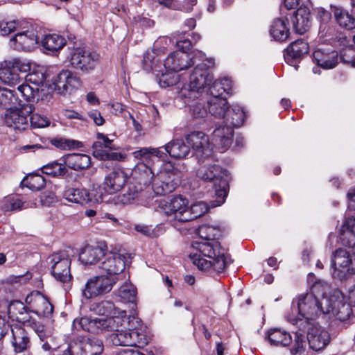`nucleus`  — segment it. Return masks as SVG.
Returning <instances> with one entry per match:
<instances>
[{
  "mask_svg": "<svg viewBox=\"0 0 355 355\" xmlns=\"http://www.w3.org/2000/svg\"><path fill=\"white\" fill-rule=\"evenodd\" d=\"M125 320V311L121 312L120 315H113L112 317L103 318L104 331H119Z\"/></svg>",
  "mask_w": 355,
  "mask_h": 355,
  "instance_id": "49530a36",
  "label": "nucleus"
},
{
  "mask_svg": "<svg viewBox=\"0 0 355 355\" xmlns=\"http://www.w3.org/2000/svg\"><path fill=\"white\" fill-rule=\"evenodd\" d=\"M31 311L38 315L49 317L53 312V306L48 298L40 291H34L28 295L25 299Z\"/></svg>",
  "mask_w": 355,
  "mask_h": 355,
  "instance_id": "ddd939ff",
  "label": "nucleus"
},
{
  "mask_svg": "<svg viewBox=\"0 0 355 355\" xmlns=\"http://www.w3.org/2000/svg\"><path fill=\"white\" fill-rule=\"evenodd\" d=\"M162 148H140L134 151L132 155L135 158L148 162L153 156L164 159L166 154L161 150Z\"/></svg>",
  "mask_w": 355,
  "mask_h": 355,
  "instance_id": "c03bdc74",
  "label": "nucleus"
},
{
  "mask_svg": "<svg viewBox=\"0 0 355 355\" xmlns=\"http://www.w3.org/2000/svg\"><path fill=\"white\" fill-rule=\"evenodd\" d=\"M63 198L69 202L87 205L91 202V196L88 190L85 189L69 188L63 193Z\"/></svg>",
  "mask_w": 355,
  "mask_h": 355,
  "instance_id": "e433bc0d",
  "label": "nucleus"
},
{
  "mask_svg": "<svg viewBox=\"0 0 355 355\" xmlns=\"http://www.w3.org/2000/svg\"><path fill=\"white\" fill-rule=\"evenodd\" d=\"M132 179L137 184L145 188L153 185L154 178L156 176L152 168L144 162L138 163L132 172Z\"/></svg>",
  "mask_w": 355,
  "mask_h": 355,
  "instance_id": "393cba45",
  "label": "nucleus"
},
{
  "mask_svg": "<svg viewBox=\"0 0 355 355\" xmlns=\"http://www.w3.org/2000/svg\"><path fill=\"white\" fill-rule=\"evenodd\" d=\"M38 38L34 31H26L18 33L10 40V46L17 51H29L37 44Z\"/></svg>",
  "mask_w": 355,
  "mask_h": 355,
  "instance_id": "6ab92c4d",
  "label": "nucleus"
},
{
  "mask_svg": "<svg viewBox=\"0 0 355 355\" xmlns=\"http://www.w3.org/2000/svg\"><path fill=\"white\" fill-rule=\"evenodd\" d=\"M18 91L22 94L26 100L34 101L38 97L39 88L33 87L28 84H22L18 87Z\"/></svg>",
  "mask_w": 355,
  "mask_h": 355,
  "instance_id": "13d9d810",
  "label": "nucleus"
},
{
  "mask_svg": "<svg viewBox=\"0 0 355 355\" xmlns=\"http://www.w3.org/2000/svg\"><path fill=\"white\" fill-rule=\"evenodd\" d=\"M330 302L328 298L323 297L321 300L315 297L312 293H306L299 295L297 307L299 314L303 318L295 320V324L302 331H305L311 320L316 319L322 314L330 312Z\"/></svg>",
  "mask_w": 355,
  "mask_h": 355,
  "instance_id": "f03ea898",
  "label": "nucleus"
},
{
  "mask_svg": "<svg viewBox=\"0 0 355 355\" xmlns=\"http://www.w3.org/2000/svg\"><path fill=\"white\" fill-rule=\"evenodd\" d=\"M191 114L195 118H203L207 115L209 111L205 105L200 103H196L191 106Z\"/></svg>",
  "mask_w": 355,
  "mask_h": 355,
  "instance_id": "338daca9",
  "label": "nucleus"
},
{
  "mask_svg": "<svg viewBox=\"0 0 355 355\" xmlns=\"http://www.w3.org/2000/svg\"><path fill=\"white\" fill-rule=\"evenodd\" d=\"M305 331H307L306 340L309 345L315 351L324 349L330 342L329 332L321 327L311 323Z\"/></svg>",
  "mask_w": 355,
  "mask_h": 355,
  "instance_id": "f3484780",
  "label": "nucleus"
},
{
  "mask_svg": "<svg viewBox=\"0 0 355 355\" xmlns=\"http://www.w3.org/2000/svg\"><path fill=\"white\" fill-rule=\"evenodd\" d=\"M52 81L55 91L62 96L70 94L80 85V79L69 70H62Z\"/></svg>",
  "mask_w": 355,
  "mask_h": 355,
  "instance_id": "dca6fc26",
  "label": "nucleus"
},
{
  "mask_svg": "<svg viewBox=\"0 0 355 355\" xmlns=\"http://www.w3.org/2000/svg\"><path fill=\"white\" fill-rule=\"evenodd\" d=\"M89 310L100 315H115L116 308L111 300H102L90 304Z\"/></svg>",
  "mask_w": 355,
  "mask_h": 355,
  "instance_id": "a18cd8bd",
  "label": "nucleus"
},
{
  "mask_svg": "<svg viewBox=\"0 0 355 355\" xmlns=\"http://www.w3.org/2000/svg\"><path fill=\"white\" fill-rule=\"evenodd\" d=\"M35 203L24 202L16 197H8L4 199L2 209L4 211H20L24 209L32 207Z\"/></svg>",
  "mask_w": 355,
  "mask_h": 355,
  "instance_id": "de8ad7c7",
  "label": "nucleus"
},
{
  "mask_svg": "<svg viewBox=\"0 0 355 355\" xmlns=\"http://www.w3.org/2000/svg\"><path fill=\"white\" fill-rule=\"evenodd\" d=\"M127 177L122 171H113L107 175L103 182L106 192L114 193L119 191L125 184Z\"/></svg>",
  "mask_w": 355,
  "mask_h": 355,
  "instance_id": "c756f323",
  "label": "nucleus"
},
{
  "mask_svg": "<svg viewBox=\"0 0 355 355\" xmlns=\"http://www.w3.org/2000/svg\"><path fill=\"white\" fill-rule=\"evenodd\" d=\"M116 283L114 277L105 275L94 276L89 278L81 290L82 297L85 300L95 298L110 293Z\"/></svg>",
  "mask_w": 355,
  "mask_h": 355,
  "instance_id": "0eeeda50",
  "label": "nucleus"
},
{
  "mask_svg": "<svg viewBox=\"0 0 355 355\" xmlns=\"http://www.w3.org/2000/svg\"><path fill=\"white\" fill-rule=\"evenodd\" d=\"M189 201L182 196H175L168 200H161L159 208L167 216H172L175 220L184 222L185 213Z\"/></svg>",
  "mask_w": 355,
  "mask_h": 355,
  "instance_id": "9b49d317",
  "label": "nucleus"
},
{
  "mask_svg": "<svg viewBox=\"0 0 355 355\" xmlns=\"http://www.w3.org/2000/svg\"><path fill=\"white\" fill-rule=\"evenodd\" d=\"M51 143L53 146L62 150L78 148L82 146L80 141L62 137L54 138L51 139Z\"/></svg>",
  "mask_w": 355,
  "mask_h": 355,
  "instance_id": "6e6d98bb",
  "label": "nucleus"
},
{
  "mask_svg": "<svg viewBox=\"0 0 355 355\" xmlns=\"http://www.w3.org/2000/svg\"><path fill=\"white\" fill-rule=\"evenodd\" d=\"M26 186L31 190L39 191L42 189L46 184L44 178L38 174H33L24 180Z\"/></svg>",
  "mask_w": 355,
  "mask_h": 355,
  "instance_id": "4d7b16f0",
  "label": "nucleus"
},
{
  "mask_svg": "<svg viewBox=\"0 0 355 355\" xmlns=\"http://www.w3.org/2000/svg\"><path fill=\"white\" fill-rule=\"evenodd\" d=\"M29 121L31 126L35 128L47 127L50 124V121L46 117L42 116L38 114H33L30 116Z\"/></svg>",
  "mask_w": 355,
  "mask_h": 355,
  "instance_id": "0e129e2a",
  "label": "nucleus"
},
{
  "mask_svg": "<svg viewBox=\"0 0 355 355\" xmlns=\"http://www.w3.org/2000/svg\"><path fill=\"white\" fill-rule=\"evenodd\" d=\"M92 148L94 149L93 155L101 159H117L118 154L116 153H107L99 148H102V144L100 141H96L93 144Z\"/></svg>",
  "mask_w": 355,
  "mask_h": 355,
  "instance_id": "bf43d9fd",
  "label": "nucleus"
},
{
  "mask_svg": "<svg viewBox=\"0 0 355 355\" xmlns=\"http://www.w3.org/2000/svg\"><path fill=\"white\" fill-rule=\"evenodd\" d=\"M105 255V250L98 245H87L79 254V260L84 265H94Z\"/></svg>",
  "mask_w": 355,
  "mask_h": 355,
  "instance_id": "cd10ccee",
  "label": "nucleus"
},
{
  "mask_svg": "<svg viewBox=\"0 0 355 355\" xmlns=\"http://www.w3.org/2000/svg\"><path fill=\"white\" fill-rule=\"evenodd\" d=\"M214 76L209 68H193L190 73L189 82L180 90L178 97L184 100L185 104L198 98L203 94L205 88L211 85Z\"/></svg>",
  "mask_w": 355,
  "mask_h": 355,
  "instance_id": "20e7f679",
  "label": "nucleus"
},
{
  "mask_svg": "<svg viewBox=\"0 0 355 355\" xmlns=\"http://www.w3.org/2000/svg\"><path fill=\"white\" fill-rule=\"evenodd\" d=\"M78 325L83 331L92 334H100L104 332L103 318L84 316L79 320L73 321V326L77 328Z\"/></svg>",
  "mask_w": 355,
  "mask_h": 355,
  "instance_id": "bb28decb",
  "label": "nucleus"
},
{
  "mask_svg": "<svg viewBox=\"0 0 355 355\" xmlns=\"http://www.w3.org/2000/svg\"><path fill=\"white\" fill-rule=\"evenodd\" d=\"M18 69L19 68H0V80L9 85L18 84L20 82Z\"/></svg>",
  "mask_w": 355,
  "mask_h": 355,
  "instance_id": "3c124183",
  "label": "nucleus"
},
{
  "mask_svg": "<svg viewBox=\"0 0 355 355\" xmlns=\"http://www.w3.org/2000/svg\"><path fill=\"white\" fill-rule=\"evenodd\" d=\"M187 58V55L180 53L179 51H173L164 60L163 65L164 67H190L187 64H184L183 63Z\"/></svg>",
  "mask_w": 355,
  "mask_h": 355,
  "instance_id": "864d4df0",
  "label": "nucleus"
},
{
  "mask_svg": "<svg viewBox=\"0 0 355 355\" xmlns=\"http://www.w3.org/2000/svg\"><path fill=\"white\" fill-rule=\"evenodd\" d=\"M66 44L65 39L57 34H48L44 36L42 41V46L49 51L56 52Z\"/></svg>",
  "mask_w": 355,
  "mask_h": 355,
  "instance_id": "37998d69",
  "label": "nucleus"
},
{
  "mask_svg": "<svg viewBox=\"0 0 355 355\" xmlns=\"http://www.w3.org/2000/svg\"><path fill=\"white\" fill-rule=\"evenodd\" d=\"M166 152L172 157L182 159L186 157L189 152L190 148L182 139H173L164 146Z\"/></svg>",
  "mask_w": 355,
  "mask_h": 355,
  "instance_id": "f704fd0d",
  "label": "nucleus"
},
{
  "mask_svg": "<svg viewBox=\"0 0 355 355\" xmlns=\"http://www.w3.org/2000/svg\"><path fill=\"white\" fill-rule=\"evenodd\" d=\"M339 62L355 67V48L349 46L345 49L339 55Z\"/></svg>",
  "mask_w": 355,
  "mask_h": 355,
  "instance_id": "052dcab7",
  "label": "nucleus"
},
{
  "mask_svg": "<svg viewBox=\"0 0 355 355\" xmlns=\"http://www.w3.org/2000/svg\"><path fill=\"white\" fill-rule=\"evenodd\" d=\"M209 113L215 118L225 120L230 106L225 97L211 96L207 101Z\"/></svg>",
  "mask_w": 355,
  "mask_h": 355,
  "instance_id": "c85d7f7f",
  "label": "nucleus"
},
{
  "mask_svg": "<svg viewBox=\"0 0 355 355\" xmlns=\"http://www.w3.org/2000/svg\"><path fill=\"white\" fill-rule=\"evenodd\" d=\"M225 121L227 124L233 127L237 128L242 126L244 123L243 109L237 105L230 107Z\"/></svg>",
  "mask_w": 355,
  "mask_h": 355,
  "instance_id": "79ce46f5",
  "label": "nucleus"
},
{
  "mask_svg": "<svg viewBox=\"0 0 355 355\" xmlns=\"http://www.w3.org/2000/svg\"><path fill=\"white\" fill-rule=\"evenodd\" d=\"M232 89V82L227 77L222 79H217L212 81V84L209 87V92L211 96L223 97V94L226 93L231 94Z\"/></svg>",
  "mask_w": 355,
  "mask_h": 355,
  "instance_id": "ea45409f",
  "label": "nucleus"
},
{
  "mask_svg": "<svg viewBox=\"0 0 355 355\" xmlns=\"http://www.w3.org/2000/svg\"><path fill=\"white\" fill-rule=\"evenodd\" d=\"M83 340L78 342H71L69 345L68 352L69 355H84Z\"/></svg>",
  "mask_w": 355,
  "mask_h": 355,
  "instance_id": "774afa93",
  "label": "nucleus"
},
{
  "mask_svg": "<svg viewBox=\"0 0 355 355\" xmlns=\"http://www.w3.org/2000/svg\"><path fill=\"white\" fill-rule=\"evenodd\" d=\"M110 341L116 346H140L147 344L144 334L140 333L137 328L113 332L109 336Z\"/></svg>",
  "mask_w": 355,
  "mask_h": 355,
  "instance_id": "9d476101",
  "label": "nucleus"
},
{
  "mask_svg": "<svg viewBox=\"0 0 355 355\" xmlns=\"http://www.w3.org/2000/svg\"><path fill=\"white\" fill-rule=\"evenodd\" d=\"M144 189H145L144 186L137 184L135 181L129 182L127 184V191L123 196L126 197L127 200H134Z\"/></svg>",
  "mask_w": 355,
  "mask_h": 355,
  "instance_id": "e2e57ef3",
  "label": "nucleus"
},
{
  "mask_svg": "<svg viewBox=\"0 0 355 355\" xmlns=\"http://www.w3.org/2000/svg\"><path fill=\"white\" fill-rule=\"evenodd\" d=\"M198 235L200 241L192 244L196 252L189 255L193 263L201 270L212 269L217 273L223 272L227 266L226 252L217 241L220 236V229L209 225H202L198 228Z\"/></svg>",
  "mask_w": 355,
  "mask_h": 355,
  "instance_id": "f257e3e1",
  "label": "nucleus"
},
{
  "mask_svg": "<svg viewBox=\"0 0 355 355\" xmlns=\"http://www.w3.org/2000/svg\"><path fill=\"white\" fill-rule=\"evenodd\" d=\"M31 104L24 105L20 109H10L5 114V123L16 130H25L28 126V116L33 112Z\"/></svg>",
  "mask_w": 355,
  "mask_h": 355,
  "instance_id": "f8f14e48",
  "label": "nucleus"
},
{
  "mask_svg": "<svg viewBox=\"0 0 355 355\" xmlns=\"http://www.w3.org/2000/svg\"><path fill=\"white\" fill-rule=\"evenodd\" d=\"M312 60L318 67H336L340 64L338 53L330 47H320L312 53Z\"/></svg>",
  "mask_w": 355,
  "mask_h": 355,
  "instance_id": "a211bd4d",
  "label": "nucleus"
},
{
  "mask_svg": "<svg viewBox=\"0 0 355 355\" xmlns=\"http://www.w3.org/2000/svg\"><path fill=\"white\" fill-rule=\"evenodd\" d=\"M163 57V55L154 47V49H148L144 53L142 63L145 67H157L164 60Z\"/></svg>",
  "mask_w": 355,
  "mask_h": 355,
  "instance_id": "603ef678",
  "label": "nucleus"
},
{
  "mask_svg": "<svg viewBox=\"0 0 355 355\" xmlns=\"http://www.w3.org/2000/svg\"><path fill=\"white\" fill-rule=\"evenodd\" d=\"M31 63L18 57H8L1 63L0 67H31Z\"/></svg>",
  "mask_w": 355,
  "mask_h": 355,
  "instance_id": "69168bd1",
  "label": "nucleus"
},
{
  "mask_svg": "<svg viewBox=\"0 0 355 355\" xmlns=\"http://www.w3.org/2000/svg\"><path fill=\"white\" fill-rule=\"evenodd\" d=\"M333 277L340 280L355 274V252L350 254L343 248L334 251L331 257Z\"/></svg>",
  "mask_w": 355,
  "mask_h": 355,
  "instance_id": "39448f33",
  "label": "nucleus"
},
{
  "mask_svg": "<svg viewBox=\"0 0 355 355\" xmlns=\"http://www.w3.org/2000/svg\"><path fill=\"white\" fill-rule=\"evenodd\" d=\"M212 140L221 152L226 150L232 143L233 130L227 124L216 128L213 132Z\"/></svg>",
  "mask_w": 355,
  "mask_h": 355,
  "instance_id": "4be33fe9",
  "label": "nucleus"
},
{
  "mask_svg": "<svg viewBox=\"0 0 355 355\" xmlns=\"http://www.w3.org/2000/svg\"><path fill=\"white\" fill-rule=\"evenodd\" d=\"M105 259L101 263L100 268L106 273V276L114 277L115 282L119 280V275L125 267V257L119 253L109 252L105 254Z\"/></svg>",
  "mask_w": 355,
  "mask_h": 355,
  "instance_id": "4468645a",
  "label": "nucleus"
},
{
  "mask_svg": "<svg viewBox=\"0 0 355 355\" xmlns=\"http://www.w3.org/2000/svg\"><path fill=\"white\" fill-rule=\"evenodd\" d=\"M328 299L331 300L330 312L331 311L338 320L345 322L347 320L350 321L354 318V315L349 304L343 302V300H336L335 296Z\"/></svg>",
  "mask_w": 355,
  "mask_h": 355,
  "instance_id": "412c9836",
  "label": "nucleus"
},
{
  "mask_svg": "<svg viewBox=\"0 0 355 355\" xmlns=\"http://www.w3.org/2000/svg\"><path fill=\"white\" fill-rule=\"evenodd\" d=\"M216 200L211 202V205H208L205 202L200 201L193 203L190 207H187V210L185 213L184 222L195 220L205 214H206L210 207H213L211 205H216Z\"/></svg>",
  "mask_w": 355,
  "mask_h": 355,
  "instance_id": "58836bf2",
  "label": "nucleus"
},
{
  "mask_svg": "<svg viewBox=\"0 0 355 355\" xmlns=\"http://www.w3.org/2000/svg\"><path fill=\"white\" fill-rule=\"evenodd\" d=\"M179 71L175 68H161L156 73L159 85L162 87H167L175 85L179 81Z\"/></svg>",
  "mask_w": 355,
  "mask_h": 355,
  "instance_id": "c9c22d12",
  "label": "nucleus"
},
{
  "mask_svg": "<svg viewBox=\"0 0 355 355\" xmlns=\"http://www.w3.org/2000/svg\"><path fill=\"white\" fill-rule=\"evenodd\" d=\"M340 239L343 245L355 247V218L348 217L342 225Z\"/></svg>",
  "mask_w": 355,
  "mask_h": 355,
  "instance_id": "473e14b6",
  "label": "nucleus"
},
{
  "mask_svg": "<svg viewBox=\"0 0 355 355\" xmlns=\"http://www.w3.org/2000/svg\"><path fill=\"white\" fill-rule=\"evenodd\" d=\"M180 183V172L168 164L154 178L152 188L157 195L162 196L173 192Z\"/></svg>",
  "mask_w": 355,
  "mask_h": 355,
  "instance_id": "423d86ee",
  "label": "nucleus"
},
{
  "mask_svg": "<svg viewBox=\"0 0 355 355\" xmlns=\"http://www.w3.org/2000/svg\"><path fill=\"white\" fill-rule=\"evenodd\" d=\"M49 76L47 68H29V73L26 76V81L38 87L43 85Z\"/></svg>",
  "mask_w": 355,
  "mask_h": 355,
  "instance_id": "a19ab883",
  "label": "nucleus"
},
{
  "mask_svg": "<svg viewBox=\"0 0 355 355\" xmlns=\"http://www.w3.org/2000/svg\"><path fill=\"white\" fill-rule=\"evenodd\" d=\"M309 51V44L304 40H297L292 42L286 49L284 55L286 62L294 65L296 60L301 58Z\"/></svg>",
  "mask_w": 355,
  "mask_h": 355,
  "instance_id": "b1692460",
  "label": "nucleus"
},
{
  "mask_svg": "<svg viewBox=\"0 0 355 355\" xmlns=\"http://www.w3.org/2000/svg\"><path fill=\"white\" fill-rule=\"evenodd\" d=\"M266 338L270 344L276 347H286L292 343L291 334L286 330L273 328L268 330Z\"/></svg>",
  "mask_w": 355,
  "mask_h": 355,
  "instance_id": "2f4dec72",
  "label": "nucleus"
},
{
  "mask_svg": "<svg viewBox=\"0 0 355 355\" xmlns=\"http://www.w3.org/2000/svg\"><path fill=\"white\" fill-rule=\"evenodd\" d=\"M331 12L333 13L335 20L340 27L347 30L355 28V17L341 6L331 5Z\"/></svg>",
  "mask_w": 355,
  "mask_h": 355,
  "instance_id": "72a5a7b5",
  "label": "nucleus"
},
{
  "mask_svg": "<svg viewBox=\"0 0 355 355\" xmlns=\"http://www.w3.org/2000/svg\"><path fill=\"white\" fill-rule=\"evenodd\" d=\"M12 345L16 353L27 350L31 346L30 338L26 331L19 327L15 326L11 329Z\"/></svg>",
  "mask_w": 355,
  "mask_h": 355,
  "instance_id": "a878e982",
  "label": "nucleus"
},
{
  "mask_svg": "<svg viewBox=\"0 0 355 355\" xmlns=\"http://www.w3.org/2000/svg\"><path fill=\"white\" fill-rule=\"evenodd\" d=\"M53 277L61 283H68L72 276L70 271L71 259L66 251H59L49 257Z\"/></svg>",
  "mask_w": 355,
  "mask_h": 355,
  "instance_id": "1a4fd4ad",
  "label": "nucleus"
},
{
  "mask_svg": "<svg viewBox=\"0 0 355 355\" xmlns=\"http://www.w3.org/2000/svg\"><path fill=\"white\" fill-rule=\"evenodd\" d=\"M196 176L203 181L214 182L217 204L211 205L217 207L222 205L229 190V172L218 165H202L197 169Z\"/></svg>",
  "mask_w": 355,
  "mask_h": 355,
  "instance_id": "7ed1b4c3",
  "label": "nucleus"
},
{
  "mask_svg": "<svg viewBox=\"0 0 355 355\" xmlns=\"http://www.w3.org/2000/svg\"><path fill=\"white\" fill-rule=\"evenodd\" d=\"M42 173L52 177H63L68 173L65 164L54 161L42 166Z\"/></svg>",
  "mask_w": 355,
  "mask_h": 355,
  "instance_id": "09e8293b",
  "label": "nucleus"
},
{
  "mask_svg": "<svg viewBox=\"0 0 355 355\" xmlns=\"http://www.w3.org/2000/svg\"><path fill=\"white\" fill-rule=\"evenodd\" d=\"M8 314L10 318L31 328L38 336L44 339V326L29 315L22 302L16 301L11 303L8 307Z\"/></svg>",
  "mask_w": 355,
  "mask_h": 355,
  "instance_id": "6e6552de",
  "label": "nucleus"
},
{
  "mask_svg": "<svg viewBox=\"0 0 355 355\" xmlns=\"http://www.w3.org/2000/svg\"><path fill=\"white\" fill-rule=\"evenodd\" d=\"M137 290L131 284H125L118 290L119 297L124 302L134 303L136 300Z\"/></svg>",
  "mask_w": 355,
  "mask_h": 355,
  "instance_id": "5fc2aeb1",
  "label": "nucleus"
},
{
  "mask_svg": "<svg viewBox=\"0 0 355 355\" xmlns=\"http://www.w3.org/2000/svg\"><path fill=\"white\" fill-rule=\"evenodd\" d=\"M67 167L76 171L89 168L92 165L91 157L83 153H69L63 155L60 159Z\"/></svg>",
  "mask_w": 355,
  "mask_h": 355,
  "instance_id": "aec40b11",
  "label": "nucleus"
},
{
  "mask_svg": "<svg viewBox=\"0 0 355 355\" xmlns=\"http://www.w3.org/2000/svg\"><path fill=\"white\" fill-rule=\"evenodd\" d=\"M288 21L284 19H276L270 26V35L277 41L284 42L288 37L289 28L287 26Z\"/></svg>",
  "mask_w": 355,
  "mask_h": 355,
  "instance_id": "4c0bfd02",
  "label": "nucleus"
},
{
  "mask_svg": "<svg viewBox=\"0 0 355 355\" xmlns=\"http://www.w3.org/2000/svg\"><path fill=\"white\" fill-rule=\"evenodd\" d=\"M304 331L299 329V331L295 333L294 345L291 350L292 353L297 354L304 351L307 340L303 334Z\"/></svg>",
  "mask_w": 355,
  "mask_h": 355,
  "instance_id": "680f3d73",
  "label": "nucleus"
},
{
  "mask_svg": "<svg viewBox=\"0 0 355 355\" xmlns=\"http://www.w3.org/2000/svg\"><path fill=\"white\" fill-rule=\"evenodd\" d=\"M100 55L96 52L87 53L83 49H76L71 54L70 62L71 67H86L99 60Z\"/></svg>",
  "mask_w": 355,
  "mask_h": 355,
  "instance_id": "7c9ffc66",
  "label": "nucleus"
},
{
  "mask_svg": "<svg viewBox=\"0 0 355 355\" xmlns=\"http://www.w3.org/2000/svg\"><path fill=\"white\" fill-rule=\"evenodd\" d=\"M84 355H100L103 351V341L96 338L83 339Z\"/></svg>",
  "mask_w": 355,
  "mask_h": 355,
  "instance_id": "8fccbe9b",
  "label": "nucleus"
},
{
  "mask_svg": "<svg viewBox=\"0 0 355 355\" xmlns=\"http://www.w3.org/2000/svg\"><path fill=\"white\" fill-rule=\"evenodd\" d=\"M291 21L297 33H305L309 29L311 23L309 9L306 7L299 8L294 12Z\"/></svg>",
  "mask_w": 355,
  "mask_h": 355,
  "instance_id": "5701e85b",
  "label": "nucleus"
},
{
  "mask_svg": "<svg viewBox=\"0 0 355 355\" xmlns=\"http://www.w3.org/2000/svg\"><path fill=\"white\" fill-rule=\"evenodd\" d=\"M189 145L195 150L198 161L209 158L211 155L208 137L200 131H194L185 137Z\"/></svg>",
  "mask_w": 355,
  "mask_h": 355,
  "instance_id": "2eb2a0df",
  "label": "nucleus"
}]
</instances>
